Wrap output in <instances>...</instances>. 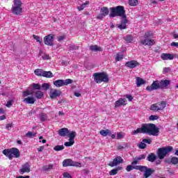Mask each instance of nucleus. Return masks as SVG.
Masks as SVG:
<instances>
[{"mask_svg":"<svg viewBox=\"0 0 178 178\" xmlns=\"http://www.w3.org/2000/svg\"><path fill=\"white\" fill-rule=\"evenodd\" d=\"M110 13L109 17H116L119 16L122 17V21L120 25H118V29L120 30H125L127 29V16L126 15V10H124V6H118L116 7H111L109 8Z\"/></svg>","mask_w":178,"mask_h":178,"instance_id":"f257e3e1","label":"nucleus"},{"mask_svg":"<svg viewBox=\"0 0 178 178\" xmlns=\"http://www.w3.org/2000/svg\"><path fill=\"white\" fill-rule=\"evenodd\" d=\"M42 88L43 90H44L45 91H47V90H49V83H44L42 85Z\"/></svg>","mask_w":178,"mask_h":178,"instance_id":"de8ad7c7","label":"nucleus"},{"mask_svg":"<svg viewBox=\"0 0 178 178\" xmlns=\"http://www.w3.org/2000/svg\"><path fill=\"white\" fill-rule=\"evenodd\" d=\"M87 5H90V1H87L85 3H82L81 6H83V8H86Z\"/></svg>","mask_w":178,"mask_h":178,"instance_id":"0e129e2a","label":"nucleus"},{"mask_svg":"<svg viewBox=\"0 0 178 178\" xmlns=\"http://www.w3.org/2000/svg\"><path fill=\"white\" fill-rule=\"evenodd\" d=\"M124 97L125 98H127L129 102H131V101H133V96H131V95H125Z\"/></svg>","mask_w":178,"mask_h":178,"instance_id":"6e6d98bb","label":"nucleus"},{"mask_svg":"<svg viewBox=\"0 0 178 178\" xmlns=\"http://www.w3.org/2000/svg\"><path fill=\"white\" fill-rule=\"evenodd\" d=\"M123 138V134L122 133L117 134V140H120V138Z\"/></svg>","mask_w":178,"mask_h":178,"instance_id":"680f3d73","label":"nucleus"},{"mask_svg":"<svg viewBox=\"0 0 178 178\" xmlns=\"http://www.w3.org/2000/svg\"><path fill=\"white\" fill-rule=\"evenodd\" d=\"M165 108H166V102L162 101L152 104L150 106V111H153L154 112H158V111H163Z\"/></svg>","mask_w":178,"mask_h":178,"instance_id":"6e6552de","label":"nucleus"},{"mask_svg":"<svg viewBox=\"0 0 178 178\" xmlns=\"http://www.w3.org/2000/svg\"><path fill=\"white\" fill-rule=\"evenodd\" d=\"M63 177H67V178H72V175L69 174V172H64L63 174Z\"/></svg>","mask_w":178,"mask_h":178,"instance_id":"bf43d9fd","label":"nucleus"},{"mask_svg":"<svg viewBox=\"0 0 178 178\" xmlns=\"http://www.w3.org/2000/svg\"><path fill=\"white\" fill-rule=\"evenodd\" d=\"M109 15V9L108 7H102L100 9V13L97 15V19L99 20H102L105 16H108Z\"/></svg>","mask_w":178,"mask_h":178,"instance_id":"f8f14e48","label":"nucleus"},{"mask_svg":"<svg viewBox=\"0 0 178 178\" xmlns=\"http://www.w3.org/2000/svg\"><path fill=\"white\" fill-rule=\"evenodd\" d=\"M36 133L28 131L26 134V137H29V138H34V137L36 136Z\"/></svg>","mask_w":178,"mask_h":178,"instance_id":"ea45409f","label":"nucleus"},{"mask_svg":"<svg viewBox=\"0 0 178 178\" xmlns=\"http://www.w3.org/2000/svg\"><path fill=\"white\" fill-rule=\"evenodd\" d=\"M32 87L34 90H41V85L39 83H33Z\"/></svg>","mask_w":178,"mask_h":178,"instance_id":"49530a36","label":"nucleus"},{"mask_svg":"<svg viewBox=\"0 0 178 178\" xmlns=\"http://www.w3.org/2000/svg\"><path fill=\"white\" fill-rule=\"evenodd\" d=\"M72 163H73V160L70 159H67L63 161V166L64 168H67V166H72Z\"/></svg>","mask_w":178,"mask_h":178,"instance_id":"cd10ccee","label":"nucleus"},{"mask_svg":"<svg viewBox=\"0 0 178 178\" xmlns=\"http://www.w3.org/2000/svg\"><path fill=\"white\" fill-rule=\"evenodd\" d=\"M143 84H145V81L140 77H136V87H141Z\"/></svg>","mask_w":178,"mask_h":178,"instance_id":"2f4dec72","label":"nucleus"},{"mask_svg":"<svg viewBox=\"0 0 178 178\" xmlns=\"http://www.w3.org/2000/svg\"><path fill=\"white\" fill-rule=\"evenodd\" d=\"M35 96L38 99H41V98L44 97V92L40 90H38L35 92Z\"/></svg>","mask_w":178,"mask_h":178,"instance_id":"f704fd0d","label":"nucleus"},{"mask_svg":"<svg viewBox=\"0 0 178 178\" xmlns=\"http://www.w3.org/2000/svg\"><path fill=\"white\" fill-rule=\"evenodd\" d=\"M140 172H144L143 178H148L152 173H154L155 170L152 168H148V167L145 165H140Z\"/></svg>","mask_w":178,"mask_h":178,"instance_id":"1a4fd4ad","label":"nucleus"},{"mask_svg":"<svg viewBox=\"0 0 178 178\" xmlns=\"http://www.w3.org/2000/svg\"><path fill=\"white\" fill-rule=\"evenodd\" d=\"M42 77H46L47 79H51V77H54V74L51 71H43Z\"/></svg>","mask_w":178,"mask_h":178,"instance_id":"7c9ffc66","label":"nucleus"},{"mask_svg":"<svg viewBox=\"0 0 178 178\" xmlns=\"http://www.w3.org/2000/svg\"><path fill=\"white\" fill-rule=\"evenodd\" d=\"M94 81L97 84H101V83H108L109 82V76L106 72H96L93 74Z\"/></svg>","mask_w":178,"mask_h":178,"instance_id":"7ed1b4c3","label":"nucleus"},{"mask_svg":"<svg viewBox=\"0 0 178 178\" xmlns=\"http://www.w3.org/2000/svg\"><path fill=\"white\" fill-rule=\"evenodd\" d=\"M124 66L126 67H129V69H134V67H137V66H140V63H138L136 60H132L131 61H127Z\"/></svg>","mask_w":178,"mask_h":178,"instance_id":"4468645a","label":"nucleus"},{"mask_svg":"<svg viewBox=\"0 0 178 178\" xmlns=\"http://www.w3.org/2000/svg\"><path fill=\"white\" fill-rule=\"evenodd\" d=\"M171 47H176L177 48H178V42H172L171 43Z\"/></svg>","mask_w":178,"mask_h":178,"instance_id":"e2e57ef3","label":"nucleus"},{"mask_svg":"<svg viewBox=\"0 0 178 178\" xmlns=\"http://www.w3.org/2000/svg\"><path fill=\"white\" fill-rule=\"evenodd\" d=\"M147 161L152 163L155 162V161H156V155H155L154 153L149 154L147 157Z\"/></svg>","mask_w":178,"mask_h":178,"instance_id":"a878e982","label":"nucleus"},{"mask_svg":"<svg viewBox=\"0 0 178 178\" xmlns=\"http://www.w3.org/2000/svg\"><path fill=\"white\" fill-rule=\"evenodd\" d=\"M77 136V134L75 131H72L70 133L67 134V137H69V141H74V138H76V136Z\"/></svg>","mask_w":178,"mask_h":178,"instance_id":"c85d7f7f","label":"nucleus"},{"mask_svg":"<svg viewBox=\"0 0 178 178\" xmlns=\"http://www.w3.org/2000/svg\"><path fill=\"white\" fill-rule=\"evenodd\" d=\"M53 83L56 87H63V86H65V81L63 79H58L54 81Z\"/></svg>","mask_w":178,"mask_h":178,"instance_id":"c756f323","label":"nucleus"},{"mask_svg":"<svg viewBox=\"0 0 178 178\" xmlns=\"http://www.w3.org/2000/svg\"><path fill=\"white\" fill-rule=\"evenodd\" d=\"M77 9H78V10H84V7L83 6H78L77 7Z\"/></svg>","mask_w":178,"mask_h":178,"instance_id":"338daca9","label":"nucleus"},{"mask_svg":"<svg viewBox=\"0 0 178 178\" xmlns=\"http://www.w3.org/2000/svg\"><path fill=\"white\" fill-rule=\"evenodd\" d=\"M147 158V155L140 154L139 156L135 157L134 160L131 162V165H137L140 161H143V159H145Z\"/></svg>","mask_w":178,"mask_h":178,"instance_id":"aec40b11","label":"nucleus"},{"mask_svg":"<svg viewBox=\"0 0 178 178\" xmlns=\"http://www.w3.org/2000/svg\"><path fill=\"white\" fill-rule=\"evenodd\" d=\"M38 151L39 152H42V151H44V147L43 146H40V147L38 148Z\"/></svg>","mask_w":178,"mask_h":178,"instance_id":"69168bd1","label":"nucleus"},{"mask_svg":"<svg viewBox=\"0 0 178 178\" xmlns=\"http://www.w3.org/2000/svg\"><path fill=\"white\" fill-rule=\"evenodd\" d=\"M138 3V0H129V5L130 6H137Z\"/></svg>","mask_w":178,"mask_h":178,"instance_id":"58836bf2","label":"nucleus"},{"mask_svg":"<svg viewBox=\"0 0 178 178\" xmlns=\"http://www.w3.org/2000/svg\"><path fill=\"white\" fill-rule=\"evenodd\" d=\"M23 102H25V104H33L35 102V99L33 97H28L24 99Z\"/></svg>","mask_w":178,"mask_h":178,"instance_id":"bb28decb","label":"nucleus"},{"mask_svg":"<svg viewBox=\"0 0 178 178\" xmlns=\"http://www.w3.org/2000/svg\"><path fill=\"white\" fill-rule=\"evenodd\" d=\"M100 134H101V136H103V137H106V136L111 135V133L109 129H106V130H101Z\"/></svg>","mask_w":178,"mask_h":178,"instance_id":"72a5a7b5","label":"nucleus"},{"mask_svg":"<svg viewBox=\"0 0 178 178\" xmlns=\"http://www.w3.org/2000/svg\"><path fill=\"white\" fill-rule=\"evenodd\" d=\"M72 166H75L76 168H81V163L72 161Z\"/></svg>","mask_w":178,"mask_h":178,"instance_id":"8fccbe9b","label":"nucleus"},{"mask_svg":"<svg viewBox=\"0 0 178 178\" xmlns=\"http://www.w3.org/2000/svg\"><path fill=\"white\" fill-rule=\"evenodd\" d=\"M16 178H30V176L26 175V176H18Z\"/></svg>","mask_w":178,"mask_h":178,"instance_id":"774afa93","label":"nucleus"},{"mask_svg":"<svg viewBox=\"0 0 178 178\" xmlns=\"http://www.w3.org/2000/svg\"><path fill=\"white\" fill-rule=\"evenodd\" d=\"M69 134V129L67 128H62L58 130V136L60 137H66Z\"/></svg>","mask_w":178,"mask_h":178,"instance_id":"412c9836","label":"nucleus"},{"mask_svg":"<svg viewBox=\"0 0 178 178\" xmlns=\"http://www.w3.org/2000/svg\"><path fill=\"white\" fill-rule=\"evenodd\" d=\"M65 38H66V35H61V36H58V41L59 42H60V41H63V40H65Z\"/></svg>","mask_w":178,"mask_h":178,"instance_id":"13d9d810","label":"nucleus"},{"mask_svg":"<svg viewBox=\"0 0 178 178\" xmlns=\"http://www.w3.org/2000/svg\"><path fill=\"white\" fill-rule=\"evenodd\" d=\"M33 37L34 40H35L38 42H40V44H41V42H42V39L41 38H40V36L33 35Z\"/></svg>","mask_w":178,"mask_h":178,"instance_id":"a18cd8bd","label":"nucleus"},{"mask_svg":"<svg viewBox=\"0 0 178 178\" xmlns=\"http://www.w3.org/2000/svg\"><path fill=\"white\" fill-rule=\"evenodd\" d=\"M135 169L136 170H140V165H129L126 168L127 172H131V170H134Z\"/></svg>","mask_w":178,"mask_h":178,"instance_id":"393cba45","label":"nucleus"},{"mask_svg":"<svg viewBox=\"0 0 178 178\" xmlns=\"http://www.w3.org/2000/svg\"><path fill=\"white\" fill-rule=\"evenodd\" d=\"M19 172L20 175H24V173H30V164H29V163H26L25 164L22 165Z\"/></svg>","mask_w":178,"mask_h":178,"instance_id":"2eb2a0df","label":"nucleus"},{"mask_svg":"<svg viewBox=\"0 0 178 178\" xmlns=\"http://www.w3.org/2000/svg\"><path fill=\"white\" fill-rule=\"evenodd\" d=\"M124 40H125L127 41V42H128L129 44L133 42L134 38H133V35H128L127 36H124Z\"/></svg>","mask_w":178,"mask_h":178,"instance_id":"473e14b6","label":"nucleus"},{"mask_svg":"<svg viewBox=\"0 0 178 178\" xmlns=\"http://www.w3.org/2000/svg\"><path fill=\"white\" fill-rule=\"evenodd\" d=\"M47 118H48V116H47V113H42L40 114V120H41V122H45V120H47Z\"/></svg>","mask_w":178,"mask_h":178,"instance_id":"a19ab883","label":"nucleus"},{"mask_svg":"<svg viewBox=\"0 0 178 178\" xmlns=\"http://www.w3.org/2000/svg\"><path fill=\"white\" fill-rule=\"evenodd\" d=\"M43 40L45 45H49V47H52V45H54V41L55 40V35L52 33L46 35Z\"/></svg>","mask_w":178,"mask_h":178,"instance_id":"9b49d317","label":"nucleus"},{"mask_svg":"<svg viewBox=\"0 0 178 178\" xmlns=\"http://www.w3.org/2000/svg\"><path fill=\"white\" fill-rule=\"evenodd\" d=\"M159 128L155 124H143L140 128L132 131L133 136L136 134H148L149 136H158Z\"/></svg>","mask_w":178,"mask_h":178,"instance_id":"f03ea898","label":"nucleus"},{"mask_svg":"<svg viewBox=\"0 0 178 178\" xmlns=\"http://www.w3.org/2000/svg\"><path fill=\"white\" fill-rule=\"evenodd\" d=\"M169 72H170V67H164L163 69V74H165V73H169Z\"/></svg>","mask_w":178,"mask_h":178,"instance_id":"5fc2aeb1","label":"nucleus"},{"mask_svg":"<svg viewBox=\"0 0 178 178\" xmlns=\"http://www.w3.org/2000/svg\"><path fill=\"white\" fill-rule=\"evenodd\" d=\"M171 163H172V165H177L178 163V158L176 156H173L171 158L170 160Z\"/></svg>","mask_w":178,"mask_h":178,"instance_id":"79ce46f5","label":"nucleus"},{"mask_svg":"<svg viewBox=\"0 0 178 178\" xmlns=\"http://www.w3.org/2000/svg\"><path fill=\"white\" fill-rule=\"evenodd\" d=\"M34 73L36 76H42V74L44 73V70H42V69H36L34 71Z\"/></svg>","mask_w":178,"mask_h":178,"instance_id":"c9c22d12","label":"nucleus"},{"mask_svg":"<svg viewBox=\"0 0 178 178\" xmlns=\"http://www.w3.org/2000/svg\"><path fill=\"white\" fill-rule=\"evenodd\" d=\"M124 58V56L123 54H117L115 56V62H119L122 60Z\"/></svg>","mask_w":178,"mask_h":178,"instance_id":"4c0bfd02","label":"nucleus"},{"mask_svg":"<svg viewBox=\"0 0 178 178\" xmlns=\"http://www.w3.org/2000/svg\"><path fill=\"white\" fill-rule=\"evenodd\" d=\"M124 160L120 156H116L113 161H110L108 164V166H111V168H115V166H118L121 163H124Z\"/></svg>","mask_w":178,"mask_h":178,"instance_id":"9d476101","label":"nucleus"},{"mask_svg":"<svg viewBox=\"0 0 178 178\" xmlns=\"http://www.w3.org/2000/svg\"><path fill=\"white\" fill-rule=\"evenodd\" d=\"M55 169L54 164L50 163L49 165H45L42 167V170L43 172H51V170H54Z\"/></svg>","mask_w":178,"mask_h":178,"instance_id":"4be33fe9","label":"nucleus"},{"mask_svg":"<svg viewBox=\"0 0 178 178\" xmlns=\"http://www.w3.org/2000/svg\"><path fill=\"white\" fill-rule=\"evenodd\" d=\"M161 88V85L159 81H154L149 86H147V91H154L155 90H159Z\"/></svg>","mask_w":178,"mask_h":178,"instance_id":"ddd939ff","label":"nucleus"},{"mask_svg":"<svg viewBox=\"0 0 178 178\" xmlns=\"http://www.w3.org/2000/svg\"><path fill=\"white\" fill-rule=\"evenodd\" d=\"M124 105H127V100L124 98H120L115 103V108H119V106H124Z\"/></svg>","mask_w":178,"mask_h":178,"instance_id":"f3484780","label":"nucleus"},{"mask_svg":"<svg viewBox=\"0 0 178 178\" xmlns=\"http://www.w3.org/2000/svg\"><path fill=\"white\" fill-rule=\"evenodd\" d=\"M172 151H173V147L172 146L159 148L156 152L159 159H165V156H166L169 152H172Z\"/></svg>","mask_w":178,"mask_h":178,"instance_id":"423d86ee","label":"nucleus"},{"mask_svg":"<svg viewBox=\"0 0 178 178\" xmlns=\"http://www.w3.org/2000/svg\"><path fill=\"white\" fill-rule=\"evenodd\" d=\"M152 37V32H146L143 35V38H145V40H140V44H142V45H148L149 47H152V45H154L155 44V40L153 39H149Z\"/></svg>","mask_w":178,"mask_h":178,"instance_id":"0eeeda50","label":"nucleus"},{"mask_svg":"<svg viewBox=\"0 0 178 178\" xmlns=\"http://www.w3.org/2000/svg\"><path fill=\"white\" fill-rule=\"evenodd\" d=\"M160 83V90H167L169 86H170V81L168 79L161 80Z\"/></svg>","mask_w":178,"mask_h":178,"instance_id":"dca6fc26","label":"nucleus"},{"mask_svg":"<svg viewBox=\"0 0 178 178\" xmlns=\"http://www.w3.org/2000/svg\"><path fill=\"white\" fill-rule=\"evenodd\" d=\"M65 149V146L62 145H56L54 147V150L56 151L57 152L59 151H63Z\"/></svg>","mask_w":178,"mask_h":178,"instance_id":"e433bc0d","label":"nucleus"},{"mask_svg":"<svg viewBox=\"0 0 178 178\" xmlns=\"http://www.w3.org/2000/svg\"><path fill=\"white\" fill-rule=\"evenodd\" d=\"M149 120H158V119H159V117H158V115H152L149 116Z\"/></svg>","mask_w":178,"mask_h":178,"instance_id":"603ef678","label":"nucleus"},{"mask_svg":"<svg viewBox=\"0 0 178 178\" xmlns=\"http://www.w3.org/2000/svg\"><path fill=\"white\" fill-rule=\"evenodd\" d=\"M12 105H13V100H9L6 104V106H7V108H10Z\"/></svg>","mask_w":178,"mask_h":178,"instance_id":"4d7b16f0","label":"nucleus"},{"mask_svg":"<svg viewBox=\"0 0 178 178\" xmlns=\"http://www.w3.org/2000/svg\"><path fill=\"white\" fill-rule=\"evenodd\" d=\"M123 169V167L122 166H118L111 170L109 171V175L110 176H115L118 175L119 170H122Z\"/></svg>","mask_w":178,"mask_h":178,"instance_id":"5701e85b","label":"nucleus"},{"mask_svg":"<svg viewBox=\"0 0 178 178\" xmlns=\"http://www.w3.org/2000/svg\"><path fill=\"white\" fill-rule=\"evenodd\" d=\"M3 154L8 158V159L12 160L14 158H19L20 156V150L16 147H12L10 149H6L3 150Z\"/></svg>","mask_w":178,"mask_h":178,"instance_id":"20e7f679","label":"nucleus"},{"mask_svg":"<svg viewBox=\"0 0 178 178\" xmlns=\"http://www.w3.org/2000/svg\"><path fill=\"white\" fill-rule=\"evenodd\" d=\"M138 147L140 149H145V148H147V144H145L144 142H140L138 145Z\"/></svg>","mask_w":178,"mask_h":178,"instance_id":"c03bdc74","label":"nucleus"},{"mask_svg":"<svg viewBox=\"0 0 178 178\" xmlns=\"http://www.w3.org/2000/svg\"><path fill=\"white\" fill-rule=\"evenodd\" d=\"M143 143H144L145 144H151L152 143V140L149 138H145L143 140Z\"/></svg>","mask_w":178,"mask_h":178,"instance_id":"864d4df0","label":"nucleus"},{"mask_svg":"<svg viewBox=\"0 0 178 178\" xmlns=\"http://www.w3.org/2000/svg\"><path fill=\"white\" fill-rule=\"evenodd\" d=\"M23 3L21 0H13V4L12 6L11 10L13 15L20 16L23 13V8H22Z\"/></svg>","mask_w":178,"mask_h":178,"instance_id":"39448f33","label":"nucleus"},{"mask_svg":"<svg viewBox=\"0 0 178 178\" xmlns=\"http://www.w3.org/2000/svg\"><path fill=\"white\" fill-rule=\"evenodd\" d=\"M62 92L60 90H54L50 92V98L51 99H55V98H58V97H60Z\"/></svg>","mask_w":178,"mask_h":178,"instance_id":"6ab92c4d","label":"nucleus"},{"mask_svg":"<svg viewBox=\"0 0 178 178\" xmlns=\"http://www.w3.org/2000/svg\"><path fill=\"white\" fill-rule=\"evenodd\" d=\"M33 93L30 92V91L29 90H25L24 92H22V97L24 98H26V97H29V95H32Z\"/></svg>","mask_w":178,"mask_h":178,"instance_id":"37998d69","label":"nucleus"},{"mask_svg":"<svg viewBox=\"0 0 178 178\" xmlns=\"http://www.w3.org/2000/svg\"><path fill=\"white\" fill-rule=\"evenodd\" d=\"M72 83H73V80L67 79L65 81H64V86H67V84H72Z\"/></svg>","mask_w":178,"mask_h":178,"instance_id":"3c124183","label":"nucleus"},{"mask_svg":"<svg viewBox=\"0 0 178 178\" xmlns=\"http://www.w3.org/2000/svg\"><path fill=\"white\" fill-rule=\"evenodd\" d=\"M11 127H13V123H9L6 125V129H7V130H9Z\"/></svg>","mask_w":178,"mask_h":178,"instance_id":"052dcab7","label":"nucleus"},{"mask_svg":"<svg viewBox=\"0 0 178 178\" xmlns=\"http://www.w3.org/2000/svg\"><path fill=\"white\" fill-rule=\"evenodd\" d=\"M161 58L163 60H173L175 59L173 54L169 53H163Z\"/></svg>","mask_w":178,"mask_h":178,"instance_id":"a211bd4d","label":"nucleus"},{"mask_svg":"<svg viewBox=\"0 0 178 178\" xmlns=\"http://www.w3.org/2000/svg\"><path fill=\"white\" fill-rule=\"evenodd\" d=\"M73 144H74V141L73 140H70L69 142H65L64 143V145L65 147H72V145H73Z\"/></svg>","mask_w":178,"mask_h":178,"instance_id":"09e8293b","label":"nucleus"},{"mask_svg":"<svg viewBox=\"0 0 178 178\" xmlns=\"http://www.w3.org/2000/svg\"><path fill=\"white\" fill-rule=\"evenodd\" d=\"M90 51H92V52H101L102 51V48L98 47L97 44H92L90 46Z\"/></svg>","mask_w":178,"mask_h":178,"instance_id":"b1692460","label":"nucleus"}]
</instances>
